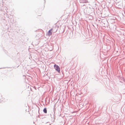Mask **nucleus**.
<instances>
[{"label":"nucleus","instance_id":"1","mask_svg":"<svg viewBox=\"0 0 125 125\" xmlns=\"http://www.w3.org/2000/svg\"><path fill=\"white\" fill-rule=\"evenodd\" d=\"M54 67L56 70L58 72L60 73V68L56 64H55L54 65Z\"/></svg>","mask_w":125,"mask_h":125},{"label":"nucleus","instance_id":"2","mask_svg":"<svg viewBox=\"0 0 125 125\" xmlns=\"http://www.w3.org/2000/svg\"><path fill=\"white\" fill-rule=\"evenodd\" d=\"M52 29H51L50 30H49L48 32V33H47V35L48 36H50L52 35Z\"/></svg>","mask_w":125,"mask_h":125},{"label":"nucleus","instance_id":"3","mask_svg":"<svg viewBox=\"0 0 125 125\" xmlns=\"http://www.w3.org/2000/svg\"><path fill=\"white\" fill-rule=\"evenodd\" d=\"M43 111L44 113H47V111L46 108H44L43 110Z\"/></svg>","mask_w":125,"mask_h":125}]
</instances>
